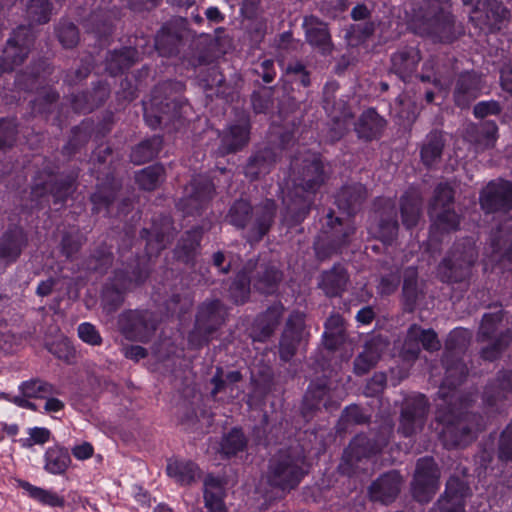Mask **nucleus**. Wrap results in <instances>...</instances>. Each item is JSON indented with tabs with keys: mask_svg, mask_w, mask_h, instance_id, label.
I'll return each instance as SVG.
<instances>
[{
	"mask_svg": "<svg viewBox=\"0 0 512 512\" xmlns=\"http://www.w3.org/2000/svg\"><path fill=\"white\" fill-rule=\"evenodd\" d=\"M282 310L281 305H275L257 319L252 332L255 341H264L272 334L279 322Z\"/></svg>",
	"mask_w": 512,
	"mask_h": 512,
	"instance_id": "21",
	"label": "nucleus"
},
{
	"mask_svg": "<svg viewBox=\"0 0 512 512\" xmlns=\"http://www.w3.org/2000/svg\"><path fill=\"white\" fill-rule=\"evenodd\" d=\"M401 477L398 472L391 471L381 476L370 488L371 498L383 503L391 502L400 490Z\"/></svg>",
	"mask_w": 512,
	"mask_h": 512,
	"instance_id": "16",
	"label": "nucleus"
},
{
	"mask_svg": "<svg viewBox=\"0 0 512 512\" xmlns=\"http://www.w3.org/2000/svg\"><path fill=\"white\" fill-rule=\"evenodd\" d=\"M397 229L396 221L380 224L378 237H380L383 242H390L396 235Z\"/></svg>",
	"mask_w": 512,
	"mask_h": 512,
	"instance_id": "63",
	"label": "nucleus"
},
{
	"mask_svg": "<svg viewBox=\"0 0 512 512\" xmlns=\"http://www.w3.org/2000/svg\"><path fill=\"white\" fill-rule=\"evenodd\" d=\"M18 129L14 119H0V151L11 149L17 139Z\"/></svg>",
	"mask_w": 512,
	"mask_h": 512,
	"instance_id": "43",
	"label": "nucleus"
},
{
	"mask_svg": "<svg viewBox=\"0 0 512 512\" xmlns=\"http://www.w3.org/2000/svg\"><path fill=\"white\" fill-rule=\"evenodd\" d=\"M245 440L240 430H233L228 437H226V456L235 454L237 451L243 449Z\"/></svg>",
	"mask_w": 512,
	"mask_h": 512,
	"instance_id": "57",
	"label": "nucleus"
},
{
	"mask_svg": "<svg viewBox=\"0 0 512 512\" xmlns=\"http://www.w3.org/2000/svg\"><path fill=\"white\" fill-rule=\"evenodd\" d=\"M346 280L345 270L341 266H336L322 274L319 285L328 296H335L342 291Z\"/></svg>",
	"mask_w": 512,
	"mask_h": 512,
	"instance_id": "29",
	"label": "nucleus"
},
{
	"mask_svg": "<svg viewBox=\"0 0 512 512\" xmlns=\"http://www.w3.org/2000/svg\"><path fill=\"white\" fill-rule=\"evenodd\" d=\"M113 254L110 249L101 245L96 248L93 253L87 258L85 264L86 268L90 271L104 274L112 266Z\"/></svg>",
	"mask_w": 512,
	"mask_h": 512,
	"instance_id": "32",
	"label": "nucleus"
},
{
	"mask_svg": "<svg viewBox=\"0 0 512 512\" xmlns=\"http://www.w3.org/2000/svg\"><path fill=\"white\" fill-rule=\"evenodd\" d=\"M201 237L202 230L198 227L185 232L175 249L177 258L186 264L191 263L200 246Z\"/></svg>",
	"mask_w": 512,
	"mask_h": 512,
	"instance_id": "20",
	"label": "nucleus"
},
{
	"mask_svg": "<svg viewBox=\"0 0 512 512\" xmlns=\"http://www.w3.org/2000/svg\"><path fill=\"white\" fill-rule=\"evenodd\" d=\"M203 497L207 512H224V481L208 474L203 480Z\"/></svg>",
	"mask_w": 512,
	"mask_h": 512,
	"instance_id": "14",
	"label": "nucleus"
},
{
	"mask_svg": "<svg viewBox=\"0 0 512 512\" xmlns=\"http://www.w3.org/2000/svg\"><path fill=\"white\" fill-rule=\"evenodd\" d=\"M500 457L504 459H512V422L502 433L500 441Z\"/></svg>",
	"mask_w": 512,
	"mask_h": 512,
	"instance_id": "59",
	"label": "nucleus"
},
{
	"mask_svg": "<svg viewBox=\"0 0 512 512\" xmlns=\"http://www.w3.org/2000/svg\"><path fill=\"white\" fill-rule=\"evenodd\" d=\"M61 252L70 259L79 252L82 247V237L78 233H65L61 239Z\"/></svg>",
	"mask_w": 512,
	"mask_h": 512,
	"instance_id": "51",
	"label": "nucleus"
},
{
	"mask_svg": "<svg viewBox=\"0 0 512 512\" xmlns=\"http://www.w3.org/2000/svg\"><path fill=\"white\" fill-rule=\"evenodd\" d=\"M21 393L27 398H47L57 393L54 385L40 378L30 379L20 385Z\"/></svg>",
	"mask_w": 512,
	"mask_h": 512,
	"instance_id": "34",
	"label": "nucleus"
},
{
	"mask_svg": "<svg viewBox=\"0 0 512 512\" xmlns=\"http://www.w3.org/2000/svg\"><path fill=\"white\" fill-rule=\"evenodd\" d=\"M303 26L306 38L312 46L318 47L323 53L331 50L330 35L324 23L310 16L304 19Z\"/></svg>",
	"mask_w": 512,
	"mask_h": 512,
	"instance_id": "17",
	"label": "nucleus"
},
{
	"mask_svg": "<svg viewBox=\"0 0 512 512\" xmlns=\"http://www.w3.org/2000/svg\"><path fill=\"white\" fill-rule=\"evenodd\" d=\"M59 93L51 88H45L31 101L32 110L37 114H48L53 111L59 100Z\"/></svg>",
	"mask_w": 512,
	"mask_h": 512,
	"instance_id": "39",
	"label": "nucleus"
},
{
	"mask_svg": "<svg viewBox=\"0 0 512 512\" xmlns=\"http://www.w3.org/2000/svg\"><path fill=\"white\" fill-rule=\"evenodd\" d=\"M90 139V132L87 126L74 127L72 136L69 139L63 151L67 155L75 153L81 146L85 145Z\"/></svg>",
	"mask_w": 512,
	"mask_h": 512,
	"instance_id": "47",
	"label": "nucleus"
},
{
	"mask_svg": "<svg viewBox=\"0 0 512 512\" xmlns=\"http://www.w3.org/2000/svg\"><path fill=\"white\" fill-rule=\"evenodd\" d=\"M474 259V251L473 248L470 247L467 251L463 252L460 257L456 258L454 262L445 260L440 266V270L448 269L450 274H444L443 277L447 278V280H457V276L455 275L456 269L463 268V266L468 267L474 262Z\"/></svg>",
	"mask_w": 512,
	"mask_h": 512,
	"instance_id": "45",
	"label": "nucleus"
},
{
	"mask_svg": "<svg viewBox=\"0 0 512 512\" xmlns=\"http://www.w3.org/2000/svg\"><path fill=\"white\" fill-rule=\"evenodd\" d=\"M458 480L456 479H450L448 482H447V488H446V498L447 499H443L442 501L449 505L450 507L452 505H458L459 504V501H460V498L462 496L461 495H458V491L455 489V487L458 485Z\"/></svg>",
	"mask_w": 512,
	"mask_h": 512,
	"instance_id": "61",
	"label": "nucleus"
},
{
	"mask_svg": "<svg viewBox=\"0 0 512 512\" xmlns=\"http://www.w3.org/2000/svg\"><path fill=\"white\" fill-rule=\"evenodd\" d=\"M46 347L50 353L67 363H70L75 356V350L66 338L47 344Z\"/></svg>",
	"mask_w": 512,
	"mask_h": 512,
	"instance_id": "49",
	"label": "nucleus"
},
{
	"mask_svg": "<svg viewBox=\"0 0 512 512\" xmlns=\"http://www.w3.org/2000/svg\"><path fill=\"white\" fill-rule=\"evenodd\" d=\"M79 337L90 345H100L102 338L96 327L91 323H82L78 327Z\"/></svg>",
	"mask_w": 512,
	"mask_h": 512,
	"instance_id": "54",
	"label": "nucleus"
},
{
	"mask_svg": "<svg viewBox=\"0 0 512 512\" xmlns=\"http://www.w3.org/2000/svg\"><path fill=\"white\" fill-rule=\"evenodd\" d=\"M493 257L512 260V221L504 224L492 240Z\"/></svg>",
	"mask_w": 512,
	"mask_h": 512,
	"instance_id": "27",
	"label": "nucleus"
},
{
	"mask_svg": "<svg viewBox=\"0 0 512 512\" xmlns=\"http://www.w3.org/2000/svg\"><path fill=\"white\" fill-rule=\"evenodd\" d=\"M248 123L245 118L226 131V152L236 151L243 147L248 141Z\"/></svg>",
	"mask_w": 512,
	"mask_h": 512,
	"instance_id": "35",
	"label": "nucleus"
},
{
	"mask_svg": "<svg viewBox=\"0 0 512 512\" xmlns=\"http://www.w3.org/2000/svg\"><path fill=\"white\" fill-rule=\"evenodd\" d=\"M385 121L373 109L365 111L356 125V131L361 138L372 139L380 134Z\"/></svg>",
	"mask_w": 512,
	"mask_h": 512,
	"instance_id": "26",
	"label": "nucleus"
},
{
	"mask_svg": "<svg viewBox=\"0 0 512 512\" xmlns=\"http://www.w3.org/2000/svg\"><path fill=\"white\" fill-rule=\"evenodd\" d=\"M439 471L433 459L423 458L417 463L413 492L419 501H427L438 489Z\"/></svg>",
	"mask_w": 512,
	"mask_h": 512,
	"instance_id": "9",
	"label": "nucleus"
},
{
	"mask_svg": "<svg viewBox=\"0 0 512 512\" xmlns=\"http://www.w3.org/2000/svg\"><path fill=\"white\" fill-rule=\"evenodd\" d=\"M188 304V299L183 298L180 294H173L166 301V309L172 315L182 314L186 311Z\"/></svg>",
	"mask_w": 512,
	"mask_h": 512,
	"instance_id": "58",
	"label": "nucleus"
},
{
	"mask_svg": "<svg viewBox=\"0 0 512 512\" xmlns=\"http://www.w3.org/2000/svg\"><path fill=\"white\" fill-rule=\"evenodd\" d=\"M453 192L449 185H439L430 207V217L433 229L449 231L456 229L459 224L458 216L450 209Z\"/></svg>",
	"mask_w": 512,
	"mask_h": 512,
	"instance_id": "7",
	"label": "nucleus"
},
{
	"mask_svg": "<svg viewBox=\"0 0 512 512\" xmlns=\"http://www.w3.org/2000/svg\"><path fill=\"white\" fill-rule=\"evenodd\" d=\"M162 174L163 167L152 165L142 169L136 174V182L140 188L152 191L158 187Z\"/></svg>",
	"mask_w": 512,
	"mask_h": 512,
	"instance_id": "40",
	"label": "nucleus"
},
{
	"mask_svg": "<svg viewBox=\"0 0 512 512\" xmlns=\"http://www.w3.org/2000/svg\"><path fill=\"white\" fill-rule=\"evenodd\" d=\"M303 332L304 315L300 312L293 313L280 341V356L283 360L287 361L294 355L296 344L301 341Z\"/></svg>",
	"mask_w": 512,
	"mask_h": 512,
	"instance_id": "13",
	"label": "nucleus"
},
{
	"mask_svg": "<svg viewBox=\"0 0 512 512\" xmlns=\"http://www.w3.org/2000/svg\"><path fill=\"white\" fill-rule=\"evenodd\" d=\"M325 335L336 336L342 333L343 319L339 315H333L326 321Z\"/></svg>",
	"mask_w": 512,
	"mask_h": 512,
	"instance_id": "64",
	"label": "nucleus"
},
{
	"mask_svg": "<svg viewBox=\"0 0 512 512\" xmlns=\"http://www.w3.org/2000/svg\"><path fill=\"white\" fill-rule=\"evenodd\" d=\"M148 271L137 263L129 269L117 270L101 293V306L106 314L115 313L124 303L126 292L134 285L142 284Z\"/></svg>",
	"mask_w": 512,
	"mask_h": 512,
	"instance_id": "2",
	"label": "nucleus"
},
{
	"mask_svg": "<svg viewBox=\"0 0 512 512\" xmlns=\"http://www.w3.org/2000/svg\"><path fill=\"white\" fill-rule=\"evenodd\" d=\"M117 97L125 101H132L136 98V91L129 79L125 78L121 80Z\"/></svg>",
	"mask_w": 512,
	"mask_h": 512,
	"instance_id": "62",
	"label": "nucleus"
},
{
	"mask_svg": "<svg viewBox=\"0 0 512 512\" xmlns=\"http://www.w3.org/2000/svg\"><path fill=\"white\" fill-rule=\"evenodd\" d=\"M480 79L474 73L461 75L455 90V101L459 106H466L479 95Z\"/></svg>",
	"mask_w": 512,
	"mask_h": 512,
	"instance_id": "22",
	"label": "nucleus"
},
{
	"mask_svg": "<svg viewBox=\"0 0 512 512\" xmlns=\"http://www.w3.org/2000/svg\"><path fill=\"white\" fill-rule=\"evenodd\" d=\"M76 176H57L51 170L43 169L36 173L31 185L32 207L44 208L49 205V197L54 205L63 207L76 190Z\"/></svg>",
	"mask_w": 512,
	"mask_h": 512,
	"instance_id": "1",
	"label": "nucleus"
},
{
	"mask_svg": "<svg viewBox=\"0 0 512 512\" xmlns=\"http://www.w3.org/2000/svg\"><path fill=\"white\" fill-rule=\"evenodd\" d=\"M183 84L166 81L158 84L152 91V106L156 109L155 124L169 123L181 117L184 102L180 98Z\"/></svg>",
	"mask_w": 512,
	"mask_h": 512,
	"instance_id": "3",
	"label": "nucleus"
},
{
	"mask_svg": "<svg viewBox=\"0 0 512 512\" xmlns=\"http://www.w3.org/2000/svg\"><path fill=\"white\" fill-rule=\"evenodd\" d=\"M272 473V482L281 486L283 489L295 486L303 475L302 469L291 461H287L273 467Z\"/></svg>",
	"mask_w": 512,
	"mask_h": 512,
	"instance_id": "24",
	"label": "nucleus"
},
{
	"mask_svg": "<svg viewBox=\"0 0 512 512\" xmlns=\"http://www.w3.org/2000/svg\"><path fill=\"white\" fill-rule=\"evenodd\" d=\"M443 148L442 135L439 133H433L427 138V142L424 144L421 150V157L423 162L430 166L436 162L439 158Z\"/></svg>",
	"mask_w": 512,
	"mask_h": 512,
	"instance_id": "42",
	"label": "nucleus"
},
{
	"mask_svg": "<svg viewBox=\"0 0 512 512\" xmlns=\"http://www.w3.org/2000/svg\"><path fill=\"white\" fill-rule=\"evenodd\" d=\"M34 39L35 36L32 29L29 26L21 25L14 30L12 37H10L7 42L30 51Z\"/></svg>",
	"mask_w": 512,
	"mask_h": 512,
	"instance_id": "50",
	"label": "nucleus"
},
{
	"mask_svg": "<svg viewBox=\"0 0 512 512\" xmlns=\"http://www.w3.org/2000/svg\"><path fill=\"white\" fill-rule=\"evenodd\" d=\"M45 459V469L52 474L64 473L71 462L68 451L58 446L49 448Z\"/></svg>",
	"mask_w": 512,
	"mask_h": 512,
	"instance_id": "30",
	"label": "nucleus"
},
{
	"mask_svg": "<svg viewBox=\"0 0 512 512\" xmlns=\"http://www.w3.org/2000/svg\"><path fill=\"white\" fill-rule=\"evenodd\" d=\"M28 245V236L20 226H10L0 236V260L5 264H11L17 261L22 251Z\"/></svg>",
	"mask_w": 512,
	"mask_h": 512,
	"instance_id": "11",
	"label": "nucleus"
},
{
	"mask_svg": "<svg viewBox=\"0 0 512 512\" xmlns=\"http://www.w3.org/2000/svg\"><path fill=\"white\" fill-rule=\"evenodd\" d=\"M116 189L109 184L98 186L97 190L91 195L90 200L93 205L92 210L99 213L106 210L116 198Z\"/></svg>",
	"mask_w": 512,
	"mask_h": 512,
	"instance_id": "38",
	"label": "nucleus"
},
{
	"mask_svg": "<svg viewBox=\"0 0 512 512\" xmlns=\"http://www.w3.org/2000/svg\"><path fill=\"white\" fill-rule=\"evenodd\" d=\"M499 106L496 102H480L474 107V114L478 118H484L488 115L499 112Z\"/></svg>",
	"mask_w": 512,
	"mask_h": 512,
	"instance_id": "60",
	"label": "nucleus"
},
{
	"mask_svg": "<svg viewBox=\"0 0 512 512\" xmlns=\"http://www.w3.org/2000/svg\"><path fill=\"white\" fill-rule=\"evenodd\" d=\"M162 143V138L156 135L143 140L132 149L131 161L136 165H141L153 160L161 150Z\"/></svg>",
	"mask_w": 512,
	"mask_h": 512,
	"instance_id": "25",
	"label": "nucleus"
},
{
	"mask_svg": "<svg viewBox=\"0 0 512 512\" xmlns=\"http://www.w3.org/2000/svg\"><path fill=\"white\" fill-rule=\"evenodd\" d=\"M403 223L407 227L414 226L420 214V202L415 196H405L401 203Z\"/></svg>",
	"mask_w": 512,
	"mask_h": 512,
	"instance_id": "44",
	"label": "nucleus"
},
{
	"mask_svg": "<svg viewBox=\"0 0 512 512\" xmlns=\"http://www.w3.org/2000/svg\"><path fill=\"white\" fill-rule=\"evenodd\" d=\"M91 71V64L82 60L77 68H71L64 72L63 82L69 86L78 85L90 75Z\"/></svg>",
	"mask_w": 512,
	"mask_h": 512,
	"instance_id": "48",
	"label": "nucleus"
},
{
	"mask_svg": "<svg viewBox=\"0 0 512 512\" xmlns=\"http://www.w3.org/2000/svg\"><path fill=\"white\" fill-rule=\"evenodd\" d=\"M139 61V53L136 48L123 47L109 51L105 58V70L111 76H117L128 70Z\"/></svg>",
	"mask_w": 512,
	"mask_h": 512,
	"instance_id": "15",
	"label": "nucleus"
},
{
	"mask_svg": "<svg viewBox=\"0 0 512 512\" xmlns=\"http://www.w3.org/2000/svg\"><path fill=\"white\" fill-rule=\"evenodd\" d=\"M200 397L193 396V401H183L178 408L179 423L185 428L189 429L194 427L198 420V413L196 407L199 405Z\"/></svg>",
	"mask_w": 512,
	"mask_h": 512,
	"instance_id": "41",
	"label": "nucleus"
},
{
	"mask_svg": "<svg viewBox=\"0 0 512 512\" xmlns=\"http://www.w3.org/2000/svg\"><path fill=\"white\" fill-rule=\"evenodd\" d=\"M497 138V126L495 123L487 122L483 125L480 136L476 140L477 149H486L492 147Z\"/></svg>",
	"mask_w": 512,
	"mask_h": 512,
	"instance_id": "52",
	"label": "nucleus"
},
{
	"mask_svg": "<svg viewBox=\"0 0 512 512\" xmlns=\"http://www.w3.org/2000/svg\"><path fill=\"white\" fill-rule=\"evenodd\" d=\"M158 326L156 315L149 310H127L118 317L120 332L129 340L147 342Z\"/></svg>",
	"mask_w": 512,
	"mask_h": 512,
	"instance_id": "5",
	"label": "nucleus"
},
{
	"mask_svg": "<svg viewBox=\"0 0 512 512\" xmlns=\"http://www.w3.org/2000/svg\"><path fill=\"white\" fill-rule=\"evenodd\" d=\"M29 51L17 45L7 42L0 57V72H11L16 66L21 65L27 58Z\"/></svg>",
	"mask_w": 512,
	"mask_h": 512,
	"instance_id": "31",
	"label": "nucleus"
},
{
	"mask_svg": "<svg viewBox=\"0 0 512 512\" xmlns=\"http://www.w3.org/2000/svg\"><path fill=\"white\" fill-rule=\"evenodd\" d=\"M221 308L220 300L204 303L199 308L194 328L188 336V343L192 348H200L213 338L222 324Z\"/></svg>",
	"mask_w": 512,
	"mask_h": 512,
	"instance_id": "4",
	"label": "nucleus"
},
{
	"mask_svg": "<svg viewBox=\"0 0 512 512\" xmlns=\"http://www.w3.org/2000/svg\"><path fill=\"white\" fill-rule=\"evenodd\" d=\"M59 42L64 48H74L80 40L78 27L67 19H62L55 27Z\"/></svg>",
	"mask_w": 512,
	"mask_h": 512,
	"instance_id": "36",
	"label": "nucleus"
},
{
	"mask_svg": "<svg viewBox=\"0 0 512 512\" xmlns=\"http://www.w3.org/2000/svg\"><path fill=\"white\" fill-rule=\"evenodd\" d=\"M53 4L49 0H28L26 16L31 23L45 24L52 15Z\"/></svg>",
	"mask_w": 512,
	"mask_h": 512,
	"instance_id": "33",
	"label": "nucleus"
},
{
	"mask_svg": "<svg viewBox=\"0 0 512 512\" xmlns=\"http://www.w3.org/2000/svg\"><path fill=\"white\" fill-rule=\"evenodd\" d=\"M176 234L173 221L169 216L160 215L153 219L150 228H143L140 237L146 240V252L149 257L157 256L174 239Z\"/></svg>",
	"mask_w": 512,
	"mask_h": 512,
	"instance_id": "8",
	"label": "nucleus"
},
{
	"mask_svg": "<svg viewBox=\"0 0 512 512\" xmlns=\"http://www.w3.org/2000/svg\"><path fill=\"white\" fill-rule=\"evenodd\" d=\"M427 407L423 396H418L415 400V406L410 408L407 406L401 416V427L406 435L412 434L418 427L422 425L426 415Z\"/></svg>",
	"mask_w": 512,
	"mask_h": 512,
	"instance_id": "23",
	"label": "nucleus"
},
{
	"mask_svg": "<svg viewBox=\"0 0 512 512\" xmlns=\"http://www.w3.org/2000/svg\"><path fill=\"white\" fill-rule=\"evenodd\" d=\"M250 206L246 201H239L230 209L231 223L243 227L249 217Z\"/></svg>",
	"mask_w": 512,
	"mask_h": 512,
	"instance_id": "53",
	"label": "nucleus"
},
{
	"mask_svg": "<svg viewBox=\"0 0 512 512\" xmlns=\"http://www.w3.org/2000/svg\"><path fill=\"white\" fill-rule=\"evenodd\" d=\"M222 28L215 29V37L207 48L201 51L197 58L193 60V65H206L212 63L215 59L224 54L222 50Z\"/></svg>",
	"mask_w": 512,
	"mask_h": 512,
	"instance_id": "37",
	"label": "nucleus"
},
{
	"mask_svg": "<svg viewBox=\"0 0 512 512\" xmlns=\"http://www.w3.org/2000/svg\"><path fill=\"white\" fill-rule=\"evenodd\" d=\"M110 93V87L106 82H98L92 90L72 94L70 103L76 113L86 114L102 106Z\"/></svg>",
	"mask_w": 512,
	"mask_h": 512,
	"instance_id": "12",
	"label": "nucleus"
},
{
	"mask_svg": "<svg viewBox=\"0 0 512 512\" xmlns=\"http://www.w3.org/2000/svg\"><path fill=\"white\" fill-rule=\"evenodd\" d=\"M82 25L87 33L93 34L98 39L108 37L113 30L110 14L103 9L91 12L83 20Z\"/></svg>",
	"mask_w": 512,
	"mask_h": 512,
	"instance_id": "19",
	"label": "nucleus"
},
{
	"mask_svg": "<svg viewBox=\"0 0 512 512\" xmlns=\"http://www.w3.org/2000/svg\"><path fill=\"white\" fill-rule=\"evenodd\" d=\"M167 474L180 485H191L201 478L199 467L191 461H172L167 465Z\"/></svg>",
	"mask_w": 512,
	"mask_h": 512,
	"instance_id": "18",
	"label": "nucleus"
},
{
	"mask_svg": "<svg viewBox=\"0 0 512 512\" xmlns=\"http://www.w3.org/2000/svg\"><path fill=\"white\" fill-rule=\"evenodd\" d=\"M34 499L39 500L43 504L52 507H62L64 505V499L59 497L56 493L40 489H33Z\"/></svg>",
	"mask_w": 512,
	"mask_h": 512,
	"instance_id": "55",
	"label": "nucleus"
},
{
	"mask_svg": "<svg viewBox=\"0 0 512 512\" xmlns=\"http://www.w3.org/2000/svg\"><path fill=\"white\" fill-rule=\"evenodd\" d=\"M480 204L486 212L512 208V183L497 181L489 183L481 193Z\"/></svg>",
	"mask_w": 512,
	"mask_h": 512,
	"instance_id": "10",
	"label": "nucleus"
},
{
	"mask_svg": "<svg viewBox=\"0 0 512 512\" xmlns=\"http://www.w3.org/2000/svg\"><path fill=\"white\" fill-rule=\"evenodd\" d=\"M30 437L23 442V446L31 448L35 444H44L50 438V431L46 428L35 427L29 431Z\"/></svg>",
	"mask_w": 512,
	"mask_h": 512,
	"instance_id": "56",
	"label": "nucleus"
},
{
	"mask_svg": "<svg viewBox=\"0 0 512 512\" xmlns=\"http://www.w3.org/2000/svg\"><path fill=\"white\" fill-rule=\"evenodd\" d=\"M385 346L386 344L380 339L368 343L364 352L360 354L355 361L356 373L364 374L372 368L380 358L381 351Z\"/></svg>",
	"mask_w": 512,
	"mask_h": 512,
	"instance_id": "28",
	"label": "nucleus"
},
{
	"mask_svg": "<svg viewBox=\"0 0 512 512\" xmlns=\"http://www.w3.org/2000/svg\"><path fill=\"white\" fill-rule=\"evenodd\" d=\"M215 194V186L208 176L197 175L185 186L184 196L176 206L185 215H198L204 210Z\"/></svg>",
	"mask_w": 512,
	"mask_h": 512,
	"instance_id": "6",
	"label": "nucleus"
},
{
	"mask_svg": "<svg viewBox=\"0 0 512 512\" xmlns=\"http://www.w3.org/2000/svg\"><path fill=\"white\" fill-rule=\"evenodd\" d=\"M408 339L420 341L427 350H437L440 346L436 334L432 330H422L417 326L410 328Z\"/></svg>",
	"mask_w": 512,
	"mask_h": 512,
	"instance_id": "46",
	"label": "nucleus"
}]
</instances>
